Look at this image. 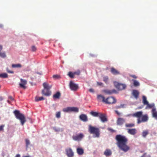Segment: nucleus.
<instances>
[{"mask_svg": "<svg viewBox=\"0 0 157 157\" xmlns=\"http://www.w3.org/2000/svg\"><path fill=\"white\" fill-rule=\"evenodd\" d=\"M143 102L144 105H146L147 104H148V101H147V98L146 97L143 96Z\"/></svg>", "mask_w": 157, "mask_h": 157, "instance_id": "obj_30", "label": "nucleus"}, {"mask_svg": "<svg viewBox=\"0 0 157 157\" xmlns=\"http://www.w3.org/2000/svg\"><path fill=\"white\" fill-rule=\"evenodd\" d=\"M44 98L43 97H36L35 98V100L36 101H40L41 100H44Z\"/></svg>", "mask_w": 157, "mask_h": 157, "instance_id": "obj_33", "label": "nucleus"}, {"mask_svg": "<svg viewBox=\"0 0 157 157\" xmlns=\"http://www.w3.org/2000/svg\"><path fill=\"white\" fill-rule=\"evenodd\" d=\"M53 78L55 79H59L60 78V76L57 75H54L53 76Z\"/></svg>", "mask_w": 157, "mask_h": 157, "instance_id": "obj_41", "label": "nucleus"}, {"mask_svg": "<svg viewBox=\"0 0 157 157\" xmlns=\"http://www.w3.org/2000/svg\"><path fill=\"white\" fill-rule=\"evenodd\" d=\"M132 94L135 98L137 99L138 98L139 92L137 90H133L132 92Z\"/></svg>", "mask_w": 157, "mask_h": 157, "instance_id": "obj_19", "label": "nucleus"}, {"mask_svg": "<svg viewBox=\"0 0 157 157\" xmlns=\"http://www.w3.org/2000/svg\"><path fill=\"white\" fill-rule=\"evenodd\" d=\"M25 141L26 143V147H28L30 144V141L28 139H26L25 140Z\"/></svg>", "mask_w": 157, "mask_h": 157, "instance_id": "obj_40", "label": "nucleus"}, {"mask_svg": "<svg viewBox=\"0 0 157 157\" xmlns=\"http://www.w3.org/2000/svg\"><path fill=\"white\" fill-rule=\"evenodd\" d=\"M104 154L106 156H110L112 154V152L110 150L106 149L104 151Z\"/></svg>", "mask_w": 157, "mask_h": 157, "instance_id": "obj_25", "label": "nucleus"}, {"mask_svg": "<svg viewBox=\"0 0 157 157\" xmlns=\"http://www.w3.org/2000/svg\"><path fill=\"white\" fill-rule=\"evenodd\" d=\"M70 87L72 90H76L78 88V86L72 82L71 81L70 84Z\"/></svg>", "mask_w": 157, "mask_h": 157, "instance_id": "obj_14", "label": "nucleus"}, {"mask_svg": "<svg viewBox=\"0 0 157 157\" xmlns=\"http://www.w3.org/2000/svg\"><path fill=\"white\" fill-rule=\"evenodd\" d=\"M143 114L142 112L140 111L137 112L135 113L132 114V116L133 117H136L138 118H140L141 117Z\"/></svg>", "mask_w": 157, "mask_h": 157, "instance_id": "obj_12", "label": "nucleus"}, {"mask_svg": "<svg viewBox=\"0 0 157 157\" xmlns=\"http://www.w3.org/2000/svg\"><path fill=\"white\" fill-rule=\"evenodd\" d=\"M3 99V98L2 97H0V101H2Z\"/></svg>", "mask_w": 157, "mask_h": 157, "instance_id": "obj_56", "label": "nucleus"}, {"mask_svg": "<svg viewBox=\"0 0 157 157\" xmlns=\"http://www.w3.org/2000/svg\"><path fill=\"white\" fill-rule=\"evenodd\" d=\"M147 106L146 107V109H151V108H152V109L153 108H154L155 106V104L154 103L151 104H149V103H148V104H147Z\"/></svg>", "mask_w": 157, "mask_h": 157, "instance_id": "obj_29", "label": "nucleus"}, {"mask_svg": "<svg viewBox=\"0 0 157 157\" xmlns=\"http://www.w3.org/2000/svg\"><path fill=\"white\" fill-rule=\"evenodd\" d=\"M0 56L2 58H5L6 57L5 52H0Z\"/></svg>", "mask_w": 157, "mask_h": 157, "instance_id": "obj_34", "label": "nucleus"}, {"mask_svg": "<svg viewBox=\"0 0 157 157\" xmlns=\"http://www.w3.org/2000/svg\"><path fill=\"white\" fill-rule=\"evenodd\" d=\"M5 126L4 125H2L0 126V131H3L4 127Z\"/></svg>", "mask_w": 157, "mask_h": 157, "instance_id": "obj_46", "label": "nucleus"}, {"mask_svg": "<svg viewBox=\"0 0 157 157\" xmlns=\"http://www.w3.org/2000/svg\"><path fill=\"white\" fill-rule=\"evenodd\" d=\"M8 77V75L6 73L0 74V78H6Z\"/></svg>", "mask_w": 157, "mask_h": 157, "instance_id": "obj_31", "label": "nucleus"}, {"mask_svg": "<svg viewBox=\"0 0 157 157\" xmlns=\"http://www.w3.org/2000/svg\"><path fill=\"white\" fill-rule=\"evenodd\" d=\"M71 107H68L63 108V111L65 112H71Z\"/></svg>", "mask_w": 157, "mask_h": 157, "instance_id": "obj_28", "label": "nucleus"}, {"mask_svg": "<svg viewBox=\"0 0 157 157\" xmlns=\"http://www.w3.org/2000/svg\"><path fill=\"white\" fill-rule=\"evenodd\" d=\"M15 157H20V155L19 154H17L16 155Z\"/></svg>", "mask_w": 157, "mask_h": 157, "instance_id": "obj_57", "label": "nucleus"}, {"mask_svg": "<svg viewBox=\"0 0 157 157\" xmlns=\"http://www.w3.org/2000/svg\"><path fill=\"white\" fill-rule=\"evenodd\" d=\"M140 157H150V156L149 155H147V153H145Z\"/></svg>", "mask_w": 157, "mask_h": 157, "instance_id": "obj_45", "label": "nucleus"}, {"mask_svg": "<svg viewBox=\"0 0 157 157\" xmlns=\"http://www.w3.org/2000/svg\"><path fill=\"white\" fill-rule=\"evenodd\" d=\"M148 134V130L144 131L142 132V136L144 137H145Z\"/></svg>", "mask_w": 157, "mask_h": 157, "instance_id": "obj_39", "label": "nucleus"}, {"mask_svg": "<svg viewBox=\"0 0 157 157\" xmlns=\"http://www.w3.org/2000/svg\"><path fill=\"white\" fill-rule=\"evenodd\" d=\"M43 86L44 89H45L50 90L52 87L51 85H49L48 84L47 82H44L43 84Z\"/></svg>", "mask_w": 157, "mask_h": 157, "instance_id": "obj_21", "label": "nucleus"}, {"mask_svg": "<svg viewBox=\"0 0 157 157\" xmlns=\"http://www.w3.org/2000/svg\"><path fill=\"white\" fill-rule=\"evenodd\" d=\"M16 118L18 119H20V112L19 111L16 110L13 112Z\"/></svg>", "mask_w": 157, "mask_h": 157, "instance_id": "obj_26", "label": "nucleus"}, {"mask_svg": "<svg viewBox=\"0 0 157 157\" xmlns=\"http://www.w3.org/2000/svg\"><path fill=\"white\" fill-rule=\"evenodd\" d=\"M97 84L98 86H103V84L101 82H97Z\"/></svg>", "mask_w": 157, "mask_h": 157, "instance_id": "obj_48", "label": "nucleus"}, {"mask_svg": "<svg viewBox=\"0 0 157 157\" xmlns=\"http://www.w3.org/2000/svg\"><path fill=\"white\" fill-rule=\"evenodd\" d=\"M110 71L111 73L113 75H116L120 74V72L118 70L112 67L111 68Z\"/></svg>", "mask_w": 157, "mask_h": 157, "instance_id": "obj_18", "label": "nucleus"}, {"mask_svg": "<svg viewBox=\"0 0 157 157\" xmlns=\"http://www.w3.org/2000/svg\"><path fill=\"white\" fill-rule=\"evenodd\" d=\"M71 112H78V109L76 107H71Z\"/></svg>", "mask_w": 157, "mask_h": 157, "instance_id": "obj_32", "label": "nucleus"}, {"mask_svg": "<svg viewBox=\"0 0 157 157\" xmlns=\"http://www.w3.org/2000/svg\"><path fill=\"white\" fill-rule=\"evenodd\" d=\"M80 73V72L79 71L77 72H74L75 75H79Z\"/></svg>", "mask_w": 157, "mask_h": 157, "instance_id": "obj_52", "label": "nucleus"}, {"mask_svg": "<svg viewBox=\"0 0 157 157\" xmlns=\"http://www.w3.org/2000/svg\"><path fill=\"white\" fill-rule=\"evenodd\" d=\"M20 67H21V65H20Z\"/></svg>", "mask_w": 157, "mask_h": 157, "instance_id": "obj_61", "label": "nucleus"}, {"mask_svg": "<svg viewBox=\"0 0 157 157\" xmlns=\"http://www.w3.org/2000/svg\"><path fill=\"white\" fill-rule=\"evenodd\" d=\"M60 114L61 113L60 112H57L56 113V117L57 118H59L60 117Z\"/></svg>", "mask_w": 157, "mask_h": 157, "instance_id": "obj_43", "label": "nucleus"}, {"mask_svg": "<svg viewBox=\"0 0 157 157\" xmlns=\"http://www.w3.org/2000/svg\"><path fill=\"white\" fill-rule=\"evenodd\" d=\"M110 130L112 132H114V130L112 129H110Z\"/></svg>", "mask_w": 157, "mask_h": 157, "instance_id": "obj_58", "label": "nucleus"}, {"mask_svg": "<svg viewBox=\"0 0 157 157\" xmlns=\"http://www.w3.org/2000/svg\"><path fill=\"white\" fill-rule=\"evenodd\" d=\"M98 99L100 101H101L102 102L105 103L106 99L103 96L101 95H99L97 96Z\"/></svg>", "mask_w": 157, "mask_h": 157, "instance_id": "obj_20", "label": "nucleus"}, {"mask_svg": "<svg viewBox=\"0 0 157 157\" xmlns=\"http://www.w3.org/2000/svg\"><path fill=\"white\" fill-rule=\"evenodd\" d=\"M32 49L33 51L35 52L36 50V48L35 46H33L32 47Z\"/></svg>", "mask_w": 157, "mask_h": 157, "instance_id": "obj_47", "label": "nucleus"}, {"mask_svg": "<svg viewBox=\"0 0 157 157\" xmlns=\"http://www.w3.org/2000/svg\"><path fill=\"white\" fill-rule=\"evenodd\" d=\"M125 121L124 119L122 118H119L117 119V123L118 125H121L125 122Z\"/></svg>", "mask_w": 157, "mask_h": 157, "instance_id": "obj_16", "label": "nucleus"}, {"mask_svg": "<svg viewBox=\"0 0 157 157\" xmlns=\"http://www.w3.org/2000/svg\"><path fill=\"white\" fill-rule=\"evenodd\" d=\"M2 49V45H0V52Z\"/></svg>", "mask_w": 157, "mask_h": 157, "instance_id": "obj_55", "label": "nucleus"}, {"mask_svg": "<svg viewBox=\"0 0 157 157\" xmlns=\"http://www.w3.org/2000/svg\"><path fill=\"white\" fill-rule=\"evenodd\" d=\"M84 137V135L82 133H80L76 135L73 136L72 138L75 141H80Z\"/></svg>", "mask_w": 157, "mask_h": 157, "instance_id": "obj_7", "label": "nucleus"}, {"mask_svg": "<svg viewBox=\"0 0 157 157\" xmlns=\"http://www.w3.org/2000/svg\"><path fill=\"white\" fill-rule=\"evenodd\" d=\"M9 99L12 101H13V98L11 96L9 97Z\"/></svg>", "mask_w": 157, "mask_h": 157, "instance_id": "obj_54", "label": "nucleus"}, {"mask_svg": "<svg viewBox=\"0 0 157 157\" xmlns=\"http://www.w3.org/2000/svg\"><path fill=\"white\" fill-rule=\"evenodd\" d=\"M115 112L118 116H120L121 115V113L118 112L117 110H115Z\"/></svg>", "mask_w": 157, "mask_h": 157, "instance_id": "obj_50", "label": "nucleus"}, {"mask_svg": "<svg viewBox=\"0 0 157 157\" xmlns=\"http://www.w3.org/2000/svg\"><path fill=\"white\" fill-rule=\"evenodd\" d=\"M126 127L131 128L135 126V124L133 123L126 124L125 125Z\"/></svg>", "mask_w": 157, "mask_h": 157, "instance_id": "obj_36", "label": "nucleus"}, {"mask_svg": "<svg viewBox=\"0 0 157 157\" xmlns=\"http://www.w3.org/2000/svg\"><path fill=\"white\" fill-rule=\"evenodd\" d=\"M100 113L91 111L90 112V114L94 117H99Z\"/></svg>", "mask_w": 157, "mask_h": 157, "instance_id": "obj_22", "label": "nucleus"}, {"mask_svg": "<svg viewBox=\"0 0 157 157\" xmlns=\"http://www.w3.org/2000/svg\"><path fill=\"white\" fill-rule=\"evenodd\" d=\"M103 80L106 84H108L109 78L107 76H105L103 78Z\"/></svg>", "mask_w": 157, "mask_h": 157, "instance_id": "obj_37", "label": "nucleus"}, {"mask_svg": "<svg viewBox=\"0 0 157 157\" xmlns=\"http://www.w3.org/2000/svg\"><path fill=\"white\" fill-rule=\"evenodd\" d=\"M130 76L132 77L135 78H137V77L135 75H130Z\"/></svg>", "mask_w": 157, "mask_h": 157, "instance_id": "obj_51", "label": "nucleus"}, {"mask_svg": "<svg viewBox=\"0 0 157 157\" xmlns=\"http://www.w3.org/2000/svg\"><path fill=\"white\" fill-rule=\"evenodd\" d=\"M79 117L80 119L83 121L86 122L88 121L87 117L85 114H81Z\"/></svg>", "mask_w": 157, "mask_h": 157, "instance_id": "obj_15", "label": "nucleus"}, {"mask_svg": "<svg viewBox=\"0 0 157 157\" xmlns=\"http://www.w3.org/2000/svg\"><path fill=\"white\" fill-rule=\"evenodd\" d=\"M77 151L78 154L79 155H82L84 153V150L82 148H78L77 149Z\"/></svg>", "mask_w": 157, "mask_h": 157, "instance_id": "obj_27", "label": "nucleus"}, {"mask_svg": "<svg viewBox=\"0 0 157 157\" xmlns=\"http://www.w3.org/2000/svg\"><path fill=\"white\" fill-rule=\"evenodd\" d=\"M124 107V104H121L119 106H117V109H120L121 108H123Z\"/></svg>", "mask_w": 157, "mask_h": 157, "instance_id": "obj_44", "label": "nucleus"}, {"mask_svg": "<svg viewBox=\"0 0 157 157\" xmlns=\"http://www.w3.org/2000/svg\"><path fill=\"white\" fill-rule=\"evenodd\" d=\"M60 93L59 92H57L53 95V97L54 99H59L60 98Z\"/></svg>", "mask_w": 157, "mask_h": 157, "instance_id": "obj_23", "label": "nucleus"}, {"mask_svg": "<svg viewBox=\"0 0 157 157\" xmlns=\"http://www.w3.org/2000/svg\"><path fill=\"white\" fill-rule=\"evenodd\" d=\"M27 82L26 80L23 79H20V89L25 90L27 88Z\"/></svg>", "mask_w": 157, "mask_h": 157, "instance_id": "obj_5", "label": "nucleus"}, {"mask_svg": "<svg viewBox=\"0 0 157 157\" xmlns=\"http://www.w3.org/2000/svg\"><path fill=\"white\" fill-rule=\"evenodd\" d=\"M117 100L115 98L111 96L106 98L105 100V103L108 104H111L115 103Z\"/></svg>", "mask_w": 157, "mask_h": 157, "instance_id": "obj_4", "label": "nucleus"}, {"mask_svg": "<svg viewBox=\"0 0 157 157\" xmlns=\"http://www.w3.org/2000/svg\"><path fill=\"white\" fill-rule=\"evenodd\" d=\"M26 121V119L25 116L20 113V124L21 125L23 126Z\"/></svg>", "mask_w": 157, "mask_h": 157, "instance_id": "obj_11", "label": "nucleus"}, {"mask_svg": "<svg viewBox=\"0 0 157 157\" xmlns=\"http://www.w3.org/2000/svg\"><path fill=\"white\" fill-rule=\"evenodd\" d=\"M89 131L90 133L95 134V137H99L100 130L99 128L90 125L89 126Z\"/></svg>", "mask_w": 157, "mask_h": 157, "instance_id": "obj_2", "label": "nucleus"}, {"mask_svg": "<svg viewBox=\"0 0 157 157\" xmlns=\"http://www.w3.org/2000/svg\"><path fill=\"white\" fill-rule=\"evenodd\" d=\"M8 102L10 103V101H8Z\"/></svg>", "mask_w": 157, "mask_h": 157, "instance_id": "obj_59", "label": "nucleus"}, {"mask_svg": "<svg viewBox=\"0 0 157 157\" xmlns=\"http://www.w3.org/2000/svg\"><path fill=\"white\" fill-rule=\"evenodd\" d=\"M152 113L153 117L157 118V112L156 110V109L153 108L152 110Z\"/></svg>", "mask_w": 157, "mask_h": 157, "instance_id": "obj_24", "label": "nucleus"}, {"mask_svg": "<svg viewBox=\"0 0 157 157\" xmlns=\"http://www.w3.org/2000/svg\"><path fill=\"white\" fill-rule=\"evenodd\" d=\"M103 92L106 94L109 95L112 94L117 93V91L115 89L112 90H103Z\"/></svg>", "mask_w": 157, "mask_h": 157, "instance_id": "obj_9", "label": "nucleus"}, {"mask_svg": "<svg viewBox=\"0 0 157 157\" xmlns=\"http://www.w3.org/2000/svg\"><path fill=\"white\" fill-rule=\"evenodd\" d=\"M68 75L71 78H74V76L75 75V73H72L70 71L68 72Z\"/></svg>", "mask_w": 157, "mask_h": 157, "instance_id": "obj_35", "label": "nucleus"}, {"mask_svg": "<svg viewBox=\"0 0 157 157\" xmlns=\"http://www.w3.org/2000/svg\"><path fill=\"white\" fill-rule=\"evenodd\" d=\"M113 83L115 86L119 90H123L126 87L125 84L120 83L117 82H114Z\"/></svg>", "mask_w": 157, "mask_h": 157, "instance_id": "obj_3", "label": "nucleus"}, {"mask_svg": "<svg viewBox=\"0 0 157 157\" xmlns=\"http://www.w3.org/2000/svg\"><path fill=\"white\" fill-rule=\"evenodd\" d=\"M141 117V119H140V118L137 119V124H139L141 122H146L148 120V117L147 114L142 115Z\"/></svg>", "mask_w": 157, "mask_h": 157, "instance_id": "obj_6", "label": "nucleus"}, {"mask_svg": "<svg viewBox=\"0 0 157 157\" xmlns=\"http://www.w3.org/2000/svg\"><path fill=\"white\" fill-rule=\"evenodd\" d=\"M115 139L117 141V144L119 148L124 152L130 149V147L127 145L128 139L125 136L120 135H116Z\"/></svg>", "mask_w": 157, "mask_h": 157, "instance_id": "obj_1", "label": "nucleus"}, {"mask_svg": "<svg viewBox=\"0 0 157 157\" xmlns=\"http://www.w3.org/2000/svg\"><path fill=\"white\" fill-rule=\"evenodd\" d=\"M2 25H0V27H2Z\"/></svg>", "mask_w": 157, "mask_h": 157, "instance_id": "obj_60", "label": "nucleus"}, {"mask_svg": "<svg viewBox=\"0 0 157 157\" xmlns=\"http://www.w3.org/2000/svg\"><path fill=\"white\" fill-rule=\"evenodd\" d=\"M137 132V130L135 128L132 129H128V132L132 135H135Z\"/></svg>", "mask_w": 157, "mask_h": 157, "instance_id": "obj_17", "label": "nucleus"}, {"mask_svg": "<svg viewBox=\"0 0 157 157\" xmlns=\"http://www.w3.org/2000/svg\"><path fill=\"white\" fill-rule=\"evenodd\" d=\"M89 91L91 92H94V90L93 89L91 88L89 90Z\"/></svg>", "mask_w": 157, "mask_h": 157, "instance_id": "obj_53", "label": "nucleus"}, {"mask_svg": "<svg viewBox=\"0 0 157 157\" xmlns=\"http://www.w3.org/2000/svg\"><path fill=\"white\" fill-rule=\"evenodd\" d=\"M99 118L101 121L103 122H105L107 121V119L105 114L101 113L99 116Z\"/></svg>", "mask_w": 157, "mask_h": 157, "instance_id": "obj_10", "label": "nucleus"}, {"mask_svg": "<svg viewBox=\"0 0 157 157\" xmlns=\"http://www.w3.org/2000/svg\"><path fill=\"white\" fill-rule=\"evenodd\" d=\"M66 155L68 157H73L74 153L71 148H67L65 150Z\"/></svg>", "mask_w": 157, "mask_h": 157, "instance_id": "obj_8", "label": "nucleus"}, {"mask_svg": "<svg viewBox=\"0 0 157 157\" xmlns=\"http://www.w3.org/2000/svg\"><path fill=\"white\" fill-rule=\"evenodd\" d=\"M12 67L13 68L18 67H20V64H13Z\"/></svg>", "mask_w": 157, "mask_h": 157, "instance_id": "obj_42", "label": "nucleus"}, {"mask_svg": "<svg viewBox=\"0 0 157 157\" xmlns=\"http://www.w3.org/2000/svg\"><path fill=\"white\" fill-rule=\"evenodd\" d=\"M6 71L8 73H13V72L12 71H11L9 70V69L8 68H6Z\"/></svg>", "mask_w": 157, "mask_h": 157, "instance_id": "obj_49", "label": "nucleus"}, {"mask_svg": "<svg viewBox=\"0 0 157 157\" xmlns=\"http://www.w3.org/2000/svg\"><path fill=\"white\" fill-rule=\"evenodd\" d=\"M132 81L133 82V85L134 86H139L140 84L138 82L135 80H132Z\"/></svg>", "mask_w": 157, "mask_h": 157, "instance_id": "obj_38", "label": "nucleus"}, {"mask_svg": "<svg viewBox=\"0 0 157 157\" xmlns=\"http://www.w3.org/2000/svg\"><path fill=\"white\" fill-rule=\"evenodd\" d=\"M42 94L46 96H49L51 94V92L50 90L43 89L42 91Z\"/></svg>", "mask_w": 157, "mask_h": 157, "instance_id": "obj_13", "label": "nucleus"}]
</instances>
